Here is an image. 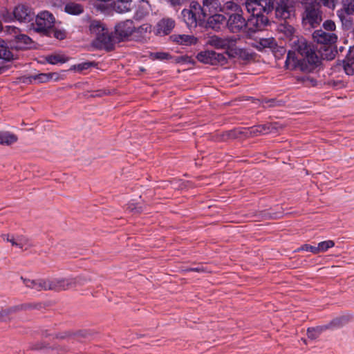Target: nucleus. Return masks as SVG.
I'll list each match as a JSON object with an SVG mask.
<instances>
[{
    "label": "nucleus",
    "mask_w": 354,
    "mask_h": 354,
    "mask_svg": "<svg viewBox=\"0 0 354 354\" xmlns=\"http://www.w3.org/2000/svg\"><path fill=\"white\" fill-rule=\"evenodd\" d=\"M290 50H288L284 66H319L321 59L315 52L314 45L304 37L298 35L288 41Z\"/></svg>",
    "instance_id": "f257e3e1"
},
{
    "label": "nucleus",
    "mask_w": 354,
    "mask_h": 354,
    "mask_svg": "<svg viewBox=\"0 0 354 354\" xmlns=\"http://www.w3.org/2000/svg\"><path fill=\"white\" fill-rule=\"evenodd\" d=\"M88 68H70L68 70H61L59 72L43 73L35 75L21 76L17 79L19 80V82L24 84H31L32 80L37 81L39 83H44L51 80L59 81L65 79L66 77V73L69 71L83 73V71Z\"/></svg>",
    "instance_id": "f03ea898"
},
{
    "label": "nucleus",
    "mask_w": 354,
    "mask_h": 354,
    "mask_svg": "<svg viewBox=\"0 0 354 354\" xmlns=\"http://www.w3.org/2000/svg\"><path fill=\"white\" fill-rule=\"evenodd\" d=\"M304 8L302 15V24L304 26L309 28L317 27L322 21L323 12L321 10V6L317 2L308 1H299Z\"/></svg>",
    "instance_id": "7ed1b4c3"
},
{
    "label": "nucleus",
    "mask_w": 354,
    "mask_h": 354,
    "mask_svg": "<svg viewBox=\"0 0 354 354\" xmlns=\"http://www.w3.org/2000/svg\"><path fill=\"white\" fill-rule=\"evenodd\" d=\"M259 8L257 13L251 14L248 18V36L252 37L253 33L264 30L267 26L271 25V21L268 15Z\"/></svg>",
    "instance_id": "20e7f679"
},
{
    "label": "nucleus",
    "mask_w": 354,
    "mask_h": 354,
    "mask_svg": "<svg viewBox=\"0 0 354 354\" xmlns=\"http://www.w3.org/2000/svg\"><path fill=\"white\" fill-rule=\"evenodd\" d=\"M274 1V15L277 19L285 21L295 16V6L291 0Z\"/></svg>",
    "instance_id": "39448f33"
},
{
    "label": "nucleus",
    "mask_w": 354,
    "mask_h": 354,
    "mask_svg": "<svg viewBox=\"0 0 354 354\" xmlns=\"http://www.w3.org/2000/svg\"><path fill=\"white\" fill-rule=\"evenodd\" d=\"M136 31V26L133 21L127 19L120 21L115 25L113 32L116 38L117 42L120 43L127 39Z\"/></svg>",
    "instance_id": "423d86ee"
},
{
    "label": "nucleus",
    "mask_w": 354,
    "mask_h": 354,
    "mask_svg": "<svg viewBox=\"0 0 354 354\" xmlns=\"http://www.w3.org/2000/svg\"><path fill=\"white\" fill-rule=\"evenodd\" d=\"M150 57L151 59H159V60H169L170 64H195L196 61L194 58H192L190 56H188L187 55H177V56H172L169 53L165 52H156V53H151L150 54Z\"/></svg>",
    "instance_id": "0eeeda50"
},
{
    "label": "nucleus",
    "mask_w": 354,
    "mask_h": 354,
    "mask_svg": "<svg viewBox=\"0 0 354 354\" xmlns=\"http://www.w3.org/2000/svg\"><path fill=\"white\" fill-rule=\"evenodd\" d=\"M196 58L200 62L205 64L224 65L227 62V58L223 53H217L214 50H203L198 53Z\"/></svg>",
    "instance_id": "6e6552de"
},
{
    "label": "nucleus",
    "mask_w": 354,
    "mask_h": 354,
    "mask_svg": "<svg viewBox=\"0 0 354 354\" xmlns=\"http://www.w3.org/2000/svg\"><path fill=\"white\" fill-rule=\"evenodd\" d=\"M200 27L205 29H212L215 31H219L226 23V18L224 15L218 13L208 15L207 17H203L200 20Z\"/></svg>",
    "instance_id": "1a4fd4ad"
},
{
    "label": "nucleus",
    "mask_w": 354,
    "mask_h": 354,
    "mask_svg": "<svg viewBox=\"0 0 354 354\" xmlns=\"http://www.w3.org/2000/svg\"><path fill=\"white\" fill-rule=\"evenodd\" d=\"M36 27L35 30L37 32L42 33L44 35L51 28L54 26L55 17L52 13L48 11H43L38 14L35 17Z\"/></svg>",
    "instance_id": "9d476101"
},
{
    "label": "nucleus",
    "mask_w": 354,
    "mask_h": 354,
    "mask_svg": "<svg viewBox=\"0 0 354 354\" xmlns=\"http://www.w3.org/2000/svg\"><path fill=\"white\" fill-rule=\"evenodd\" d=\"M7 31L12 34L14 33L15 48L18 50H26L32 48L34 46V42L32 39L25 34H18L19 29L15 26H7Z\"/></svg>",
    "instance_id": "9b49d317"
},
{
    "label": "nucleus",
    "mask_w": 354,
    "mask_h": 354,
    "mask_svg": "<svg viewBox=\"0 0 354 354\" xmlns=\"http://www.w3.org/2000/svg\"><path fill=\"white\" fill-rule=\"evenodd\" d=\"M118 43L116 38L113 32L111 34L109 30L102 32L98 37L93 41V44L98 49L105 50L107 52L113 50L115 48V44Z\"/></svg>",
    "instance_id": "f8f14e48"
},
{
    "label": "nucleus",
    "mask_w": 354,
    "mask_h": 354,
    "mask_svg": "<svg viewBox=\"0 0 354 354\" xmlns=\"http://www.w3.org/2000/svg\"><path fill=\"white\" fill-rule=\"evenodd\" d=\"M229 30L232 33H239L243 30L247 32L248 30V19L239 13L231 14L229 19L225 23Z\"/></svg>",
    "instance_id": "ddd939ff"
},
{
    "label": "nucleus",
    "mask_w": 354,
    "mask_h": 354,
    "mask_svg": "<svg viewBox=\"0 0 354 354\" xmlns=\"http://www.w3.org/2000/svg\"><path fill=\"white\" fill-rule=\"evenodd\" d=\"M244 4L250 15L257 13L259 8H261V10L267 15L271 14L274 10L273 0H256L253 3L248 1Z\"/></svg>",
    "instance_id": "4468645a"
},
{
    "label": "nucleus",
    "mask_w": 354,
    "mask_h": 354,
    "mask_svg": "<svg viewBox=\"0 0 354 354\" xmlns=\"http://www.w3.org/2000/svg\"><path fill=\"white\" fill-rule=\"evenodd\" d=\"M13 16L20 22L28 23L35 18V13L32 9L26 5H19L13 10Z\"/></svg>",
    "instance_id": "2eb2a0df"
},
{
    "label": "nucleus",
    "mask_w": 354,
    "mask_h": 354,
    "mask_svg": "<svg viewBox=\"0 0 354 354\" xmlns=\"http://www.w3.org/2000/svg\"><path fill=\"white\" fill-rule=\"evenodd\" d=\"M201 15L207 17L208 15L224 12L221 0H203V8H201Z\"/></svg>",
    "instance_id": "dca6fc26"
},
{
    "label": "nucleus",
    "mask_w": 354,
    "mask_h": 354,
    "mask_svg": "<svg viewBox=\"0 0 354 354\" xmlns=\"http://www.w3.org/2000/svg\"><path fill=\"white\" fill-rule=\"evenodd\" d=\"M175 27V21L171 18H162L154 28V33L156 35L163 36L170 34Z\"/></svg>",
    "instance_id": "f3484780"
},
{
    "label": "nucleus",
    "mask_w": 354,
    "mask_h": 354,
    "mask_svg": "<svg viewBox=\"0 0 354 354\" xmlns=\"http://www.w3.org/2000/svg\"><path fill=\"white\" fill-rule=\"evenodd\" d=\"M71 278L48 279V290L59 292L71 288Z\"/></svg>",
    "instance_id": "a211bd4d"
},
{
    "label": "nucleus",
    "mask_w": 354,
    "mask_h": 354,
    "mask_svg": "<svg viewBox=\"0 0 354 354\" xmlns=\"http://www.w3.org/2000/svg\"><path fill=\"white\" fill-rule=\"evenodd\" d=\"M181 16L189 29L195 28L197 26H200V20L203 19L201 14L197 17L196 13L192 9H183L181 12Z\"/></svg>",
    "instance_id": "6ab92c4d"
},
{
    "label": "nucleus",
    "mask_w": 354,
    "mask_h": 354,
    "mask_svg": "<svg viewBox=\"0 0 354 354\" xmlns=\"http://www.w3.org/2000/svg\"><path fill=\"white\" fill-rule=\"evenodd\" d=\"M313 37L319 44L329 45L335 43L337 39L335 34L326 32L322 29L315 30L313 34Z\"/></svg>",
    "instance_id": "aec40b11"
},
{
    "label": "nucleus",
    "mask_w": 354,
    "mask_h": 354,
    "mask_svg": "<svg viewBox=\"0 0 354 354\" xmlns=\"http://www.w3.org/2000/svg\"><path fill=\"white\" fill-rule=\"evenodd\" d=\"M21 279L28 288L35 289L37 291L48 290V279L33 280L21 277Z\"/></svg>",
    "instance_id": "412c9836"
},
{
    "label": "nucleus",
    "mask_w": 354,
    "mask_h": 354,
    "mask_svg": "<svg viewBox=\"0 0 354 354\" xmlns=\"http://www.w3.org/2000/svg\"><path fill=\"white\" fill-rule=\"evenodd\" d=\"M352 319V316L350 315H342L340 317H335L332 319L328 324L324 325V327H327V330L338 328L344 326L348 324Z\"/></svg>",
    "instance_id": "4be33fe9"
},
{
    "label": "nucleus",
    "mask_w": 354,
    "mask_h": 354,
    "mask_svg": "<svg viewBox=\"0 0 354 354\" xmlns=\"http://www.w3.org/2000/svg\"><path fill=\"white\" fill-rule=\"evenodd\" d=\"M69 59V57L63 54H52L43 57L42 60L39 61V63H48L49 64L55 65L58 64H64Z\"/></svg>",
    "instance_id": "5701e85b"
},
{
    "label": "nucleus",
    "mask_w": 354,
    "mask_h": 354,
    "mask_svg": "<svg viewBox=\"0 0 354 354\" xmlns=\"http://www.w3.org/2000/svg\"><path fill=\"white\" fill-rule=\"evenodd\" d=\"M229 57H237L238 59L247 61L253 59V54L246 49L235 48L230 52H226Z\"/></svg>",
    "instance_id": "b1692460"
},
{
    "label": "nucleus",
    "mask_w": 354,
    "mask_h": 354,
    "mask_svg": "<svg viewBox=\"0 0 354 354\" xmlns=\"http://www.w3.org/2000/svg\"><path fill=\"white\" fill-rule=\"evenodd\" d=\"M277 30L279 32L283 34L284 37L287 39L288 43L290 39L293 37H297L299 35L295 33L296 30L295 28L287 23L286 21L278 25Z\"/></svg>",
    "instance_id": "393cba45"
},
{
    "label": "nucleus",
    "mask_w": 354,
    "mask_h": 354,
    "mask_svg": "<svg viewBox=\"0 0 354 354\" xmlns=\"http://www.w3.org/2000/svg\"><path fill=\"white\" fill-rule=\"evenodd\" d=\"M151 10V5L147 0H140L135 13L136 19H141L147 16Z\"/></svg>",
    "instance_id": "a878e982"
},
{
    "label": "nucleus",
    "mask_w": 354,
    "mask_h": 354,
    "mask_svg": "<svg viewBox=\"0 0 354 354\" xmlns=\"http://www.w3.org/2000/svg\"><path fill=\"white\" fill-rule=\"evenodd\" d=\"M241 136L245 137V131L243 129H233L232 130L226 131L221 134V140L227 141L228 140H234L240 138Z\"/></svg>",
    "instance_id": "bb28decb"
},
{
    "label": "nucleus",
    "mask_w": 354,
    "mask_h": 354,
    "mask_svg": "<svg viewBox=\"0 0 354 354\" xmlns=\"http://www.w3.org/2000/svg\"><path fill=\"white\" fill-rule=\"evenodd\" d=\"M174 41L181 45H192L197 42V38L193 35H173Z\"/></svg>",
    "instance_id": "cd10ccee"
},
{
    "label": "nucleus",
    "mask_w": 354,
    "mask_h": 354,
    "mask_svg": "<svg viewBox=\"0 0 354 354\" xmlns=\"http://www.w3.org/2000/svg\"><path fill=\"white\" fill-rule=\"evenodd\" d=\"M132 0H118L113 2L114 10L119 13H124L131 10Z\"/></svg>",
    "instance_id": "c85d7f7f"
},
{
    "label": "nucleus",
    "mask_w": 354,
    "mask_h": 354,
    "mask_svg": "<svg viewBox=\"0 0 354 354\" xmlns=\"http://www.w3.org/2000/svg\"><path fill=\"white\" fill-rule=\"evenodd\" d=\"M282 211H274L272 209H264L259 212V218L264 220L278 219L283 216Z\"/></svg>",
    "instance_id": "c756f323"
},
{
    "label": "nucleus",
    "mask_w": 354,
    "mask_h": 354,
    "mask_svg": "<svg viewBox=\"0 0 354 354\" xmlns=\"http://www.w3.org/2000/svg\"><path fill=\"white\" fill-rule=\"evenodd\" d=\"M18 138L14 133H11L8 131H1L0 132V145H11L16 142Z\"/></svg>",
    "instance_id": "7c9ffc66"
},
{
    "label": "nucleus",
    "mask_w": 354,
    "mask_h": 354,
    "mask_svg": "<svg viewBox=\"0 0 354 354\" xmlns=\"http://www.w3.org/2000/svg\"><path fill=\"white\" fill-rule=\"evenodd\" d=\"M108 29L99 21H93L89 26V30L91 34L95 35V37H98L102 32L106 31Z\"/></svg>",
    "instance_id": "2f4dec72"
},
{
    "label": "nucleus",
    "mask_w": 354,
    "mask_h": 354,
    "mask_svg": "<svg viewBox=\"0 0 354 354\" xmlns=\"http://www.w3.org/2000/svg\"><path fill=\"white\" fill-rule=\"evenodd\" d=\"M64 10L69 15H77L84 12V8L80 3L71 2L66 4Z\"/></svg>",
    "instance_id": "473e14b6"
},
{
    "label": "nucleus",
    "mask_w": 354,
    "mask_h": 354,
    "mask_svg": "<svg viewBox=\"0 0 354 354\" xmlns=\"http://www.w3.org/2000/svg\"><path fill=\"white\" fill-rule=\"evenodd\" d=\"M59 346L54 345L53 347L46 342L40 341L35 343H30L28 350V351H41L44 349L50 348L51 350L58 349Z\"/></svg>",
    "instance_id": "72a5a7b5"
},
{
    "label": "nucleus",
    "mask_w": 354,
    "mask_h": 354,
    "mask_svg": "<svg viewBox=\"0 0 354 354\" xmlns=\"http://www.w3.org/2000/svg\"><path fill=\"white\" fill-rule=\"evenodd\" d=\"M327 327L324 326H317L316 327H309L307 328L306 334L309 339L314 340L319 337V336L325 330Z\"/></svg>",
    "instance_id": "f704fd0d"
},
{
    "label": "nucleus",
    "mask_w": 354,
    "mask_h": 354,
    "mask_svg": "<svg viewBox=\"0 0 354 354\" xmlns=\"http://www.w3.org/2000/svg\"><path fill=\"white\" fill-rule=\"evenodd\" d=\"M207 43L216 48L224 49L228 46V43L226 40L215 35L209 37Z\"/></svg>",
    "instance_id": "c9c22d12"
},
{
    "label": "nucleus",
    "mask_w": 354,
    "mask_h": 354,
    "mask_svg": "<svg viewBox=\"0 0 354 354\" xmlns=\"http://www.w3.org/2000/svg\"><path fill=\"white\" fill-rule=\"evenodd\" d=\"M0 59L8 62L13 59V55L3 40H0Z\"/></svg>",
    "instance_id": "e433bc0d"
},
{
    "label": "nucleus",
    "mask_w": 354,
    "mask_h": 354,
    "mask_svg": "<svg viewBox=\"0 0 354 354\" xmlns=\"http://www.w3.org/2000/svg\"><path fill=\"white\" fill-rule=\"evenodd\" d=\"M12 245L17 246L21 249H24L25 247V250H27L28 247L31 246V244L30 243L28 238L24 236H19L16 239H12Z\"/></svg>",
    "instance_id": "4c0bfd02"
},
{
    "label": "nucleus",
    "mask_w": 354,
    "mask_h": 354,
    "mask_svg": "<svg viewBox=\"0 0 354 354\" xmlns=\"http://www.w3.org/2000/svg\"><path fill=\"white\" fill-rule=\"evenodd\" d=\"M259 129L261 131L262 134H268L270 133H275L278 131L279 127L277 122L274 123H266L263 124H259Z\"/></svg>",
    "instance_id": "58836bf2"
},
{
    "label": "nucleus",
    "mask_w": 354,
    "mask_h": 354,
    "mask_svg": "<svg viewBox=\"0 0 354 354\" xmlns=\"http://www.w3.org/2000/svg\"><path fill=\"white\" fill-rule=\"evenodd\" d=\"M44 35L50 37L53 36L55 38H56V39H57L59 40H62V39H64L66 38V33L65 30H58V29L54 28V26H53V27H51L45 33Z\"/></svg>",
    "instance_id": "ea45409f"
},
{
    "label": "nucleus",
    "mask_w": 354,
    "mask_h": 354,
    "mask_svg": "<svg viewBox=\"0 0 354 354\" xmlns=\"http://www.w3.org/2000/svg\"><path fill=\"white\" fill-rule=\"evenodd\" d=\"M262 104H268L267 107H281L284 106L286 102L281 100H277L276 98L268 99L266 97L261 98Z\"/></svg>",
    "instance_id": "a19ab883"
},
{
    "label": "nucleus",
    "mask_w": 354,
    "mask_h": 354,
    "mask_svg": "<svg viewBox=\"0 0 354 354\" xmlns=\"http://www.w3.org/2000/svg\"><path fill=\"white\" fill-rule=\"evenodd\" d=\"M24 311H28L32 310H41L46 308V304L44 302H27L23 303Z\"/></svg>",
    "instance_id": "79ce46f5"
},
{
    "label": "nucleus",
    "mask_w": 354,
    "mask_h": 354,
    "mask_svg": "<svg viewBox=\"0 0 354 354\" xmlns=\"http://www.w3.org/2000/svg\"><path fill=\"white\" fill-rule=\"evenodd\" d=\"M91 281V279L84 276H77L76 277L71 278V288H75L77 286H84L87 282Z\"/></svg>",
    "instance_id": "37998d69"
},
{
    "label": "nucleus",
    "mask_w": 354,
    "mask_h": 354,
    "mask_svg": "<svg viewBox=\"0 0 354 354\" xmlns=\"http://www.w3.org/2000/svg\"><path fill=\"white\" fill-rule=\"evenodd\" d=\"M316 68H299L303 74L297 76V80L304 84V82H306V79L310 76V73H313Z\"/></svg>",
    "instance_id": "c03bdc74"
},
{
    "label": "nucleus",
    "mask_w": 354,
    "mask_h": 354,
    "mask_svg": "<svg viewBox=\"0 0 354 354\" xmlns=\"http://www.w3.org/2000/svg\"><path fill=\"white\" fill-rule=\"evenodd\" d=\"M354 64V46L350 47L345 59L343 60L342 66H352Z\"/></svg>",
    "instance_id": "a18cd8bd"
},
{
    "label": "nucleus",
    "mask_w": 354,
    "mask_h": 354,
    "mask_svg": "<svg viewBox=\"0 0 354 354\" xmlns=\"http://www.w3.org/2000/svg\"><path fill=\"white\" fill-rule=\"evenodd\" d=\"M342 3L348 15H354V0H342Z\"/></svg>",
    "instance_id": "49530a36"
},
{
    "label": "nucleus",
    "mask_w": 354,
    "mask_h": 354,
    "mask_svg": "<svg viewBox=\"0 0 354 354\" xmlns=\"http://www.w3.org/2000/svg\"><path fill=\"white\" fill-rule=\"evenodd\" d=\"M259 47L265 48H273L276 46L275 39L272 37L270 38H260L259 41Z\"/></svg>",
    "instance_id": "de8ad7c7"
},
{
    "label": "nucleus",
    "mask_w": 354,
    "mask_h": 354,
    "mask_svg": "<svg viewBox=\"0 0 354 354\" xmlns=\"http://www.w3.org/2000/svg\"><path fill=\"white\" fill-rule=\"evenodd\" d=\"M259 125H255L247 129L245 131V138L257 136L262 134L261 129L259 128Z\"/></svg>",
    "instance_id": "09e8293b"
},
{
    "label": "nucleus",
    "mask_w": 354,
    "mask_h": 354,
    "mask_svg": "<svg viewBox=\"0 0 354 354\" xmlns=\"http://www.w3.org/2000/svg\"><path fill=\"white\" fill-rule=\"evenodd\" d=\"M335 242L332 240L322 241L318 244L319 253L320 252H326L328 249L334 247Z\"/></svg>",
    "instance_id": "8fccbe9b"
},
{
    "label": "nucleus",
    "mask_w": 354,
    "mask_h": 354,
    "mask_svg": "<svg viewBox=\"0 0 354 354\" xmlns=\"http://www.w3.org/2000/svg\"><path fill=\"white\" fill-rule=\"evenodd\" d=\"M126 210L133 214H139L142 212L143 209L142 206H138L137 204L129 203L127 205Z\"/></svg>",
    "instance_id": "3c124183"
},
{
    "label": "nucleus",
    "mask_w": 354,
    "mask_h": 354,
    "mask_svg": "<svg viewBox=\"0 0 354 354\" xmlns=\"http://www.w3.org/2000/svg\"><path fill=\"white\" fill-rule=\"evenodd\" d=\"M4 310H5V313H6L5 314L6 315V316L11 315V314L17 313L20 311H24V304H20L18 305H15V306L9 307L8 308H6V309H4Z\"/></svg>",
    "instance_id": "603ef678"
},
{
    "label": "nucleus",
    "mask_w": 354,
    "mask_h": 354,
    "mask_svg": "<svg viewBox=\"0 0 354 354\" xmlns=\"http://www.w3.org/2000/svg\"><path fill=\"white\" fill-rule=\"evenodd\" d=\"M222 6L223 7L224 12L228 10L237 11L240 9L239 6L233 1H227L222 5Z\"/></svg>",
    "instance_id": "864d4df0"
},
{
    "label": "nucleus",
    "mask_w": 354,
    "mask_h": 354,
    "mask_svg": "<svg viewBox=\"0 0 354 354\" xmlns=\"http://www.w3.org/2000/svg\"><path fill=\"white\" fill-rule=\"evenodd\" d=\"M298 250L309 251L315 254L319 253V250L317 247L313 246L309 244H304L301 245V248L298 249Z\"/></svg>",
    "instance_id": "5fc2aeb1"
},
{
    "label": "nucleus",
    "mask_w": 354,
    "mask_h": 354,
    "mask_svg": "<svg viewBox=\"0 0 354 354\" xmlns=\"http://www.w3.org/2000/svg\"><path fill=\"white\" fill-rule=\"evenodd\" d=\"M151 29V26L148 24H142V25L140 26L138 28L136 27L135 32L140 33V34H142V33L147 32L148 31L150 32Z\"/></svg>",
    "instance_id": "6e6d98bb"
},
{
    "label": "nucleus",
    "mask_w": 354,
    "mask_h": 354,
    "mask_svg": "<svg viewBox=\"0 0 354 354\" xmlns=\"http://www.w3.org/2000/svg\"><path fill=\"white\" fill-rule=\"evenodd\" d=\"M323 27L328 31H333L335 29V24L333 21L328 19L324 22Z\"/></svg>",
    "instance_id": "4d7b16f0"
},
{
    "label": "nucleus",
    "mask_w": 354,
    "mask_h": 354,
    "mask_svg": "<svg viewBox=\"0 0 354 354\" xmlns=\"http://www.w3.org/2000/svg\"><path fill=\"white\" fill-rule=\"evenodd\" d=\"M1 17L5 22H10L15 18L13 16V12H10L7 10L2 12Z\"/></svg>",
    "instance_id": "13d9d810"
},
{
    "label": "nucleus",
    "mask_w": 354,
    "mask_h": 354,
    "mask_svg": "<svg viewBox=\"0 0 354 354\" xmlns=\"http://www.w3.org/2000/svg\"><path fill=\"white\" fill-rule=\"evenodd\" d=\"M185 271L196 272H207V270L203 265H200L197 267L187 268L185 269Z\"/></svg>",
    "instance_id": "bf43d9fd"
},
{
    "label": "nucleus",
    "mask_w": 354,
    "mask_h": 354,
    "mask_svg": "<svg viewBox=\"0 0 354 354\" xmlns=\"http://www.w3.org/2000/svg\"><path fill=\"white\" fill-rule=\"evenodd\" d=\"M71 335H72L71 333L69 331H64V332H60V333H57L55 334L54 338L58 339H64L68 337H71Z\"/></svg>",
    "instance_id": "052dcab7"
},
{
    "label": "nucleus",
    "mask_w": 354,
    "mask_h": 354,
    "mask_svg": "<svg viewBox=\"0 0 354 354\" xmlns=\"http://www.w3.org/2000/svg\"><path fill=\"white\" fill-rule=\"evenodd\" d=\"M109 94H110V91H106V90L100 89V90L93 91V93L91 94L90 96L92 97H102L104 95H109Z\"/></svg>",
    "instance_id": "680f3d73"
},
{
    "label": "nucleus",
    "mask_w": 354,
    "mask_h": 354,
    "mask_svg": "<svg viewBox=\"0 0 354 354\" xmlns=\"http://www.w3.org/2000/svg\"><path fill=\"white\" fill-rule=\"evenodd\" d=\"M317 80L310 75L306 79V82H304V85L306 86H315L317 85Z\"/></svg>",
    "instance_id": "e2e57ef3"
},
{
    "label": "nucleus",
    "mask_w": 354,
    "mask_h": 354,
    "mask_svg": "<svg viewBox=\"0 0 354 354\" xmlns=\"http://www.w3.org/2000/svg\"><path fill=\"white\" fill-rule=\"evenodd\" d=\"M71 66H97V64L94 62H84L78 64H72Z\"/></svg>",
    "instance_id": "0e129e2a"
},
{
    "label": "nucleus",
    "mask_w": 354,
    "mask_h": 354,
    "mask_svg": "<svg viewBox=\"0 0 354 354\" xmlns=\"http://www.w3.org/2000/svg\"><path fill=\"white\" fill-rule=\"evenodd\" d=\"M334 1L335 0H317V3H319L321 6L322 5L330 8L334 6Z\"/></svg>",
    "instance_id": "69168bd1"
},
{
    "label": "nucleus",
    "mask_w": 354,
    "mask_h": 354,
    "mask_svg": "<svg viewBox=\"0 0 354 354\" xmlns=\"http://www.w3.org/2000/svg\"><path fill=\"white\" fill-rule=\"evenodd\" d=\"M328 84L333 86V87H337V88H342L344 86V82L341 80L337 81H330L328 82Z\"/></svg>",
    "instance_id": "338daca9"
},
{
    "label": "nucleus",
    "mask_w": 354,
    "mask_h": 354,
    "mask_svg": "<svg viewBox=\"0 0 354 354\" xmlns=\"http://www.w3.org/2000/svg\"><path fill=\"white\" fill-rule=\"evenodd\" d=\"M76 335L86 338L90 335V333L88 330H79L78 332H77Z\"/></svg>",
    "instance_id": "774afa93"
}]
</instances>
